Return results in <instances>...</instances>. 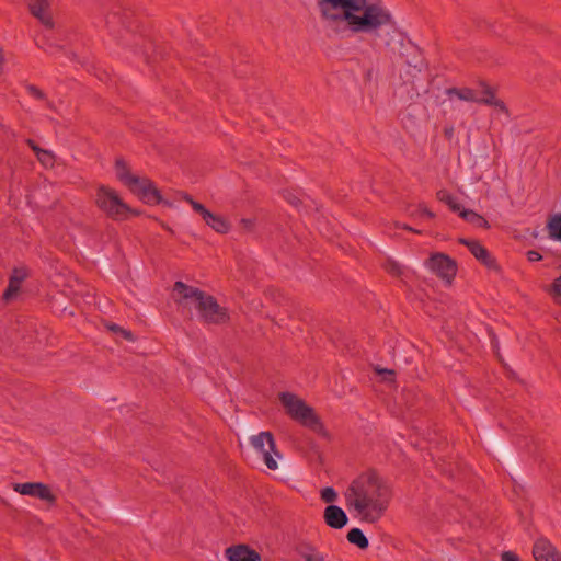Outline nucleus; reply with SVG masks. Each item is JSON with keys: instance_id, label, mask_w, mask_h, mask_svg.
<instances>
[{"instance_id": "obj_21", "label": "nucleus", "mask_w": 561, "mask_h": 561, "mask_svg": "<svg viewBox=\"0 0 561 561\" xmlns=\"http://www.w3.org/2000/svg\"><path fill=\"white\" fill-rule=\"evenodd\" d=\"M28 144L31 145L32 149L36 153V157H37L38 161L42 163L43 167H45V168H53L54 167L56 158H55V156H54V153L51 151L38 148L31 140L28 141Z\"/></svg>"}, {"instance_id": "obj_27", "label": "nucleus", "mask_w": 561, "mask_h": 561, "mask_svg": "<svg viewBox=\"0 0 561 561\" xmlns=\"http://www.w3.org/2000/svg\"><path fill=\"white\" fill-rule=\"evenodd\" d=\"M21 285L22 284H20L19 282H16L10 277L9 285L3 294V298L5 300L13 299L18 295V293L21 288Z\"/></svg>"}, {"instance_id": "obj_37", "label": "nucleus", "mask_w": 561, "mask_h": 561, "mask_svg": "<svg viewBox=\"0 0 561 561\" xmlns=\"http://www.w3.org/2000/svg\"><path fill=\"white\" fill-rule=\"evenodd\" d=\"M111 330L116 331V330H118V327L117 325H112Z\"/></svg>"}, {"instance_id": "obj_22", "label": "nucleus", "mask_w": 561, "mask_h": 561, "mask_svg": "<svg viewBox=\"0 0 561 561\" xmlns=\"http://www.w3.org/2000/svg\"><path fill=\"white\" fill-rule=\"evenodd\" d=\"M347 540L360 549H366L369 545L367 537L359 528L350 529L347 533Z\"/></svg>"}, {"instance_id": "obj_38", "label": "nucleus", "mask_w": 561, "mask_h": 561, "mask_svg": "<svg viewBox=\"0 0 561 561\" xmlns=\"http://www.w3.org/2000/svg\"><path fill=\"white\" fill-rule=\"evenodd\" d=\"M387 374L392 375L391 370H385Z\"/></svg>"}, {"instance_id": "obj_14", "label": "nucleus", "mask_w": 561, "mask_h": 561, "mask_svg": "<svg viewBox=\"0 0 561 561\" xmlns=\"http://www.w3.org/2000/svg\"><path fill=\"white\" fill-rule=\"evenodd\" d=\"M323 518L325 524L334 529H341L347 524L346 513L337 505H329L324 508Z\"/></svg>"}, {"instance_id": "obj_2", "label": "nucleus", "mask_w": 561, "mask_h": 561, "mask_svg": "<svg viewBox=\"0 0 561 561\" xmlns=\"http://www.w3.org/2000/svg\"><path fill=\"white\" fill-rule=\"evenodd\" d=\"M343 495L350 514L369 524L382 518L391 501L389 485L373 470L365 471L352 480Z\"/></svg>"}, {"instance_id": "obj_9", "label": "nucleus", "mask_w": 561, "mask_h": 561, "mask_svg": "<svg viewBox=\"0 0 561 561\" xmlns=\"http://www.w3.org/2000/svg\"><path fill=\"white\" fill-rule=\"evenodd\" d=\"M128 190L137 195L144 203L157 205L163 203L162 196L156 185L147 178H137Z\"/></svg>"}, {"instance_id": "obj_32", "label": "nucleus", "mask_w": 561, "mask_h": 561, "mask_svg": "<svg viewBox=\"0 0 561 561\" xmlns=\"http://www.w3.org/2000/svg\"><path fill=\"white\" fill-rule=\"evenodd\" d=\"M526 256L529 262H539L542 260V255L536 250L527 251Z\"/></svg>"}, {"instance_id": "obj_33", "label": "nucleus", "mask_w": 561, "mask_h": 561, "mask_svg": "<svg viewBox=\"0 0 561 561\" xmlns=\"http://www.w3.org/2000/svg\"><path fill=\"white\" fill-rule=\"evenodd\" d=\"M501 559L502 561H519V557L512 551L503 552Z\"/></svg>"}, {"instance_id": "obj_4", "label": "nucleus", "mask_w": 561, "mask_h": 561, "mask_svg": "<svg viewBox=\"0 0 561 561\" xmlns=\"http://www.w3.org/2000/svg\"><path fill=\"white\" fill-rule=\"evenodd\" d=\"M279 399L287 414L294 421L298 422L305 427H308L322 437H329V432L324 427L319 416L314 413L311 407L306 404L302 399L290 392L280 393Z\"/></svg>"}, {"instance_id": "obj_6", "label": "nucleus", "mask_w": 561, "mask_h": 561, "mask_svg": "<svg viewBox=\"0 0 561 561\" xmlns=\"http://www.w3.org/2000/svg\"><path fill=\"white\" fill-rule=\"evenodd\" d=\"M250 440L257 456L264 461L266 467L270 470H276L278 468L277 459L282 456L276 450L273 435L270 432H261L252 436Z\"/></svg>"}, {"instance_id": "obj_26", "label": "nucleus", "mask_w": 561, "mask_h": 561, "mask_svg": "<svg viewBox=\"0 0 561 561\" xmlns=\"http://www.w3.org/2000/svg\"><path fill=\"white\" fill-rule=\"evenodd\" d=\"M38 483L39 482L15 483L13 490L22 495L35 497Z\"/></svg>"}, {"instance_id": "obj_30", "label": "nucleus", "mask_w": 561, "mask_h": 561, "mask_svg": "<svg viewBox=\"0 0 561 561\" xmlns=\"http://www.w3.org/2000/svg\"><path fill=\"white\" fill-rule=\"evenodd\" d=\"M28 276V271L26 267L21 266L13 270L11 278L22 284L24 279Z\"/></svg>"}, {"instance_id": "obj_5", "label": "nucleus", "mask_w": 561, "mask_h": 561, "mask_svg": "<svg viewBox=\"0 0 561 561\" xmlns=\"http://www.w3.org/2000/svg\"><path fill=\"white\" fill-rule=\"evenodd\" d=\"M95 202L101 210L114 219H124L131 211L118 194L107 186H100L98 188Z\"/></svg>"}, {"instance_id": "obj_36", "label": "nucleus", "mask_w": 561, "mask_h": 561, "mask_svg": "<svg viewBox=\"0 0 561 561\" xmlns=\"http://www.w3.org/2000/svg\"><path fill=\"white\" fill-rule=\"evenodd\" d=\"M121 332L123 333V335H124L127 340H133V337H131V333H130V332L125 331V330H121Z\"/></svg>"}, {"instance_id": "obj_35", "label": "nucleus", "mask_w": 561, "mask_h": 561, "mask_svg": "<svg viewBox=\"0 0 561 561\" xmlns=\"http://www.w3.org/2000/svg\"><path fill=\"white\" fill-rule=\"evenodd\" d=\"M30 92H31V94H32L34 98H36V99H42V98H43V93H42V91H41V90H38V89H37V88H35V87H31V88H30Z\"/></svg>"}, {"instance_id": "obj_29", "label": "nucleus", "mask_w": 561, "mask_h": 561, "mask_svg": "<svg viewBox=\"0 0 561 561\" xmlns=\"http://www.w3.org/2000/svg\"><path fill=\"white\" fill-rule=\"evenodd\" d=\"M320 496L321 500L325 503H334L337 500V493L331 486L323 488L321 490Z\"/></svg>"}, {"instance_id": "obj_8", "label": "nucleus", "mask_w": 561, "mask_h": 561, "mask_svg": "<svg viewBox=\"0 0 561 561\" xmlns=\"http://www.w3.org/2000/svg\"><path fill=\"white\" fill-rule=\"evenodd\" d=\"M426 266L447 284L451 283L457 273L456 262L443 253L432 254Z\"/></svg>"}, {"instance_id": "obj_31", "label": "nucleus", "mask_w": 561, "mask_h": 561, "mask_svg": "<svg viewBox=\"0 0 561 561\" xmlns=\"http://www.w3.org/2000/svg\"><path fill=\"white\" fill-rule=\"evenodd\" d=\"M302 558L305 561H324L323 554L314 549H309L304 552Z\"/></svg>"}, {"instance_id": "obj_1", "label": "nucleus", "mask_w": 561, "mask_h": 561, "mask_svg": "<svg viewBox=\"0 0 561 561\" xmlns=\"http://www.w3.org/2000/svg\"><path fill=\"white\" fill-rule=\"evenodd\" d=\"M321 20L352 34L379 35L394 20L383 0H317Z\"/></svg>"}, {"instance_id": "obj_16", "label": "nucleus", "mask_w": 561, "mask_h": 561, "mask_svg": "<svg viewBox=\"0 0 561 561\" xmlns=\"http://www.w3.org/2000/svg\"><path fill=\"white\" fill-rule=\"evenodd\" d=\"M446 94L450 100L456 98L461 101L473 102V103H477V100H478L477 92L469 88H460V89L459 88H450V89L446 90Z\"/></svg>"}, {"instance_id": "obj_10", "label": "nucleus", "mask_w": 561, "mask_h": 561, "mask_svg": "<svg viewBox=\"0 0 561 561\" xmlns=\"http://www.w3.org/2000/svg\"><path fill=\"white\" fill-rule=\"evenodd\" d=\"M31 13L41 22V24L50 32L54 28V20L50 13L49 0H25Z\"/></svg>"}, {"instance_id": "obj_23", "label": "nucleus", "mask_w": 561, "mask_h": 561, "mask_svg": "<svg viewBox=\"0 0 561 561\" xmlns=\"http://www.w3.org/2000/svg\"><path fill=\"white\" fill-rule=\"evenodd\" d=\"M35 497L48 503L49 505H54L57 501V496L53 492L51 488L42 482L38 483Z\"/></svg>"}, {"instance_id": "obj_34", "label": "nucleus", "mask_w": 561, "mask_h": 561, "mask_svg": "<svg viewBox=\"0 0 561 561\" xmlns=\"http://www.w3.org/2000/svg\"><path fill=\"white\" fill-rule=\"evenodd\" d=\"M419 211L422 216H426L427 218L432 219L435 217L434 213L431 211L426 206L424 205H420L419 206Z\"/></svg>"}, {"instance_id": "obj_24", "label": "nucleus", "mask_w": 561, "mask_h": 561, "mask_svg": "<svg viewBox=\"0 0 561 561\" xmlns=\"http://www.w3.org/2000/svg\"><path fill=\"white\" fill-rule=\"evenodd\" d=\"M35 44L37 45V47H39L41 49L54 55L57 53L58 50V46L50 43L49 38H48V35L45 34V33H39L37 35H35Z\"/></svg>"}, {"instance_id": "obj_18", "label": "nucleus", "mask_w": 561, "mask_h": 561, "mask_svg": "<svg viewBox=\"0 0 561 561\" xmlns=\"http://www.w3.org/2000/svg\"><path fill=\"white\" fill-rule=\"evenodd\" d=\"M436 196L439 202L446 204L451 211L457 213L458 215L463 209L458 198L447 190H439Z\"/></svg>"}, {"instance_id": "obj_17", "label": "nucleus", "mask_w": 561, "mask_h": 561, "mask_svg": "<svg viewBox=\"0 0 561 561\" xmlns=\"http://www.w3.org/2000/svg\"><path fill=\"white\" fill-rule=\"evenodd\" d=\"M546 229L551 240L561 242V213L553 214L548 218Z\"/></svg>"}, {"instance_id": "obj_25", "label": "nucleus", "mask_w": 561, "mask_h": 561, "mask_svg": "<svg viewBox=\"0 0 561 561\" xmlns=\"http://www.w3.org/2000/svg\"><path fill=\"white\" fill-rule=\"evenodd\" d=\"M546 293L558 305H561V275L546 287Z\"/></svg>"}, {"instance_id": "obj_11", "label": "nucleus", "mask_w": 561, "mask_h": 561, "mask_svg": "<svg viewBox=\"0 0 561 561\" xmlns=\"http://www.w3.org/2000/svg\"><path fill=\"white\" fill-rule=\"evenodd\" d=\"M533 556L535 561H561V553L546 538H538L534 542Z\"/></svg>"}, {"instance_id": "obj_13", "label": "nucleus", "mask_w": 561, "mask_h": 561, "mask_svg": "<svg viewBox=\"0 0 561 561\" xmlns=\"http://www.w3.org/2000/svg\"><path fill=\"white\" fill-rule=\"evenodd\" d=\"M225 554L229 561H261L260 554L245 545L229 547Z\"/></svg>"}, {"instance_id": "obj_7", "label": "nucleus", "mask_w": 561, "mask_h": 561, "mask_svg": "<svg viewBox=\"0 0 561 561\" xmlns=\"http://www.w3.org/2000/svg\"><path fill=\"white\" fill-rule=\"evenodd\" d=\"M186 201L193 208V210L201 215L207 226L218 233H227L230 230L229 221L220 215L209 211L203 204L194 201L191 196L184 195Z\"/></svg>"}, {"instance_id": "obj_20", "label": "nucleus", "mask_w": 561, "mask_h": 561, "mask_svg": "<svg viewBox=\"0 0 561 561\" xmlns=\"http://www.w3.org/2000/svg\"><path fill=\"white\" fill-rule=\"evenodd\" d=\"M459 216L474 227L489 228L488 220L474 210L463 208Z\"/></svg>"}, {"instance_id": "obj_12", "label": "nucleus", "mask_w": 561, "mask_h": 561, "mask_svg": "<svg viewBox=\"0 0 561 561\" xmlns=\"http://www.w3.org/2000/svg\"><path fill=\"white\" fill-rule=\"evenodd\" d=\"M460 243L465 244L470 253L488 268H496V262L494 257L479 241L460 239Z\"/></svg>"}, {"instance_id": "obj_19", "label": "nucleus", "mask_w": 561, "mask_h": 561, "mask_svg": "<svg viewBox=\"0 0 561 561\" xmlns=\"http://www.w3.org/2000/svg\"><path fill=\"white\" fill-rule=\"evenodd\" d=\"M115 173H116L117 179L126 187H129L133 184V182L138 178L137 175H134L129 172L127 164L122 160L116 161Z\"/></svg>"}, {"instance_id": "obj_28", "label": "nucleus", "mask_w": 561, "mask_h": 561, "mask_svg": "<svg viewBox=\"0 0 561 561\" xmlns=\"http://www.w3.org/2000/svg\"><path fill=\"white\" fill-rule=\"evenodd\" d=\"M385 268L389 274L394 276H400L403 275L404 273V267L394 261H387L385 264Z\"/></svg>"}, {"instance_id": "obj_15", "label": "nucleus", "mask_w": 561, "mask_h": 561, "mask_svg": "<svg viewBox=\"0 0 561 561\" xmlns=\"http://www.w3.org/2000/svg\"><path fill=\"white\" fill-rule=\"evenodd\" d=\"M477 103L493 106L496 110H499L500 112L507 114V108H506L504 102L502 100H499L495 96L494 91L489 87H485L483 89V91L481 92V94L478 95Z\"/></svg>"}, {"instance_id": "obj_3", "label": "nucleus", "mask_w": 561, "mask_h": 561, "mask_svg": "<svg viewBox=\"0 0 561 561\" xmlns=\"http://www.w3.org/2000/svg\"><path fill=\"white\" fill-rule=\"evenodd\" d=\"M173 296L179 304L194 308L198 319L205 323L224 324L230 318L227 308L220 306L213 296L181 280L175 282Z\"/></svg>"}]
</instances>
